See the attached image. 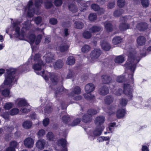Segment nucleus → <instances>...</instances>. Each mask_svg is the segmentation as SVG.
<instances>
[{"label": "nucleus", "mask_w": 151, "mask_h": 151, "mask_svg": "<svg viewBox=\"0 0 151 151\" xmlns=\"http://www.w3.org/2000/svg\"><path fill=\"white\" fill-rule=\"evenodd\" d=\"M127 50L128 51V58L127 63L125 64V71L128 70L129 73L128 74V79L126 83H124L123 87V91L121 89H116L112 91L117 96H120L123 93L128 98L131 100L132 99V84L134 83L133 74L136 69V64L140 61L141 58L143 56V54L137 52L131 46Z\"/></svg>", "instance_id": "1"}, {"label": "nucleus", "mask_w": 151, "mask_h": 151, "mask_svg": "<svg viewBox=\"0 0 151 151\" xmlns=\"http://www.w3.org/2000/svg\"><path fill=\"white\" fill-rule=\"evenodd\" d=\"M37 64H34L32 68L37 74L41 76L45 80L47 81L48 80L49 76L50 78L51 82L49 84L50 88L54 90H55V97L56 99L57 103L60 102V98L62 96L65 95L68 93V91L64 88L63 86L57 87V85L59 80L61 79L60 81H63V78L57 76L56 74L54 73H50L44 70L40 72L42 67L44 66L45 63L41 60L40 55L38 53L36 54L32 60Z\"/></svg>", "instance_id": "2"}, {"label": "nucleus", "mask_w": 151, "mask_h": 151, "mask_svg": "<svg viewBox=\"0 0 151 151\" xmlns=\"http://www.w3.org/2000/svg\"><path fill=\"white\" fill-rule=\"evenodd\" d=\"M12 29L15 32V36L21 40H24L29 42L31 46L32 51L35 50V47L33 45L36 36L31 31L27 34V31L31 27L32 25L30 22L27 21L23 24L21 30L20 26L22 22L19 19H11Z\"/></svg>", "instance_id": "3"}, {"label": "nucleus", "mask_w": 151, "mask_h": 151, "mask_svg": "<svg viewBox=\"0 0 151 151\" xmlns=\"http://www.w3.org/2000/svg\"><path fill=\"white\" fill-rule=\"evenodd\" d=\"M68 2V8L69 10L72 12L76 13L78 12V8L77 6L73 3L76 1L78 4L79 10L81 12H84L88 8L86 5V2L83 0H67Z\"/></svg>", "instance_id": "4"}, {"label": "nucleus", "mask_w": 151, "mask_h": 151, "mask_svg": "<svg viewBox=\"0 0 151 151\" xmlns=\"http://www.w3.org/2000/svg\"><path fill=\"white\" fill-rule=\"evenodd\" d=\"M85 89L86 93L83 95L84 98L88 100L93 99L94 96L92 95L91 93L94 90L95 86L93 84L91 83H89L86 85Z\"/></svg>", "instance_id": "5"}, {"label": "nucleus", "mask_w": 151, "mask_h": 151, "mask_svg": "<svg viewBox=\"0 0 151 151\" xmlns=\"http://www.w3.org/2000/svg\"><path fill=\"white\" fill-rule=\"evenodd\" d=\"M24 9L25 12H27V15L29 17H32L35 13L37 14H38V12L35 11L33 0H30L28 2L27 5L24 7Z\"/></svg>", "instance_id": "6"}, {"label": "nucleus", "mask_w": 151, "mask_h": 151, "mask_svg": "<svg viewBox=\"0 0 151 151\" xmlns=\"http://www.w3.org/2000/svg\"><path fill=\"white\" fill-rule=\"evenodd\" d=\"M99 111V110L97 111L92 109H89L87 112V114L83 116L82 122L84 123L90 122L92 119V115L96 114Z\"/></svg>", "instance_id": "7"}, {"label": "nucleus", "mask_w": 151, "mask_h": 151, "mask_svg": "<svg viewBox=\"0 0 151 151\" xmlns=\"http://www.w3.org/2000/svg\"><path fill=\"white\" fill-rule=\"evenodd\" d=\"M40 101L42 102L41 105L42 107L44 106L43 103H45L44 105L45 106L44 107V113L45 115L47 116L48 114L50 113L52 110V108L51 107L52 104L47 101V100L45 101V100L40 99Z\"/></svg>", "instance_id": "8"}, {"label": "nucleus", "mask_w": 151, "mask_h": 151, "mask_svg": "<svg viewBox=\"0 0 151 151\" xmlns=\"http://www.w3.org/2000/svg\"><path fill=\"white\" fill-rule=\"evenodd\" d=\"M43 1H45V6L47 9H49L53 6L52 0H35V6L38 8L42 4Z\"/></svg>", "instance_id": "9"}, {"label": "nucleus", "mask_w": 151, "mask_h": 151, "mask_svg": "<svg viewBox=\"0 0 151 151\" xmlns=\"http://www.w3.org/2000/svg\"><path fill=\"white\" fill-rule=\"evenodd\" d=\"M130 18V16H126L121 17L120 21L121 23L119 26L120 30L124 31L129 28V25L128 24L126 23L125 22Z\"/></svg>", "instance_id": "10"}, {"label": "nucleus", "mask_w": 151, "mask_h": 151, "mask_svg": "<svg viewBox=\"0 0 151 151\" xmlns=\"http://www.w3.org/2000/svg\"><path fill=\"white\" fill-rule=\"evenodd\" d=\"M96 126L93 132V134L95 137L99 136L100 135L104 127L103 124V123H95Z\"/></svg>", "instance_id": "11"}, {"label": "nucleus", "mask_w": 151, "mask_h": 151, "mask_svg": "<svg viewBox=\"0 0 151 151\" xmlns=\"http://www.w3.org/2000/svg\"><path fill=\"white\" fill-rule=\"evenodd\" d=\"M60 45L59 46L58 48L57 47H54L53 48L54 49L57 50L58 49H59L60 52H64L67 51L69 47V46L68 45L62 42L59 43L58 45ZM48 48L50 49H53V45H49Z\"/></svg>", "instance_id": "12"}, {"label": "nucleus", "mask_w": 151, "mask_h": 151, "mask_svg": "<svg viewBox=\"0 0 151 151\" xmlns=\"http://www.w3.org/2000/svg\"><path fill=\"white\" fill-rule=\"evenodd\" d=\"M14 101L15 104L18 107L25 106L28 104L27 100L24 98H18Z\"/></svg>", "instance_id": "13"}, {"label": "nucleus", "mask_w": 151, "mask_h": 151, "mask_svg": "<svg viewBox=\"0 0 151 151\" xmlns=\"http://www.w3.org/2000/svg\"><path fill=\"white\" fill-rule=\"evenodd\" d=\"M57 144L58 145H60L63 148L62 151H68L67 147L68 142L66 139L61 138L58 140L57 142Z\"/></svg>", "instance_id": "14"}, {"label": "nucleus", "mask_w": 151, "mask_h": 151, "mask_svg": "<svg viewBox=\"0 0 151 151\" xmlns=\"http://www.w3.org/2000/svg\"><path fill=\"white\" fill-rule=\"evenodd\" d=\"M24 146L27 147L31 148L33 146L34 141L31 138L29 137L26 138L24 141Z\"/></svg>", "instance_id": "15"}, {"label": "nucleus", "mask_w": 151, "mask_h": 151, "mask_svg": "<svg viewBox=\"0 0 151 151\" xmlns=\"http://www.w3.org/2000/svg\"><path fill=\"white\" fill-rule=\"evenodd\" d=\"M101 51L100 49H95L93 50L91 54V59L93 60L97 59L100 56Z\"/></svg>", "instance_id": "16"}, {"label": "nucleus", "mask_w": 151, "mask_h": 151, "mask_svg": "<svg viewBox=\"0 0 151 151\" xmlns=\"http://www.w3.org/2000/svg\"><path fill=\"white\" fill-rule=\"evenodd\" d=\"M81 92L80 88L79 86H76L72 89V92L68 94V96L71 97H73L75 95L79 94Z\"/></svg>", "instance_id": "17"}, {"label": "nucleus", "mask_w": 151, "mask_h": 151, "mask_svg": "<svg viewBox=\"0 0 151 151\" xmlns=\"http://www.w3.org/2000/svg\"><path fill=\"white\" fill-rule=\"evenodd\" d=\"M45 141L44 139H39L36 143V147L39 149L42 150L44 149Z\"/></svg>", "instance_id": "18"}, {"label": "nucleus", "mask_w": 151, "mask_h": 151, "mask_svg": "<svg viewBox=\"0 0 151 151\" xmlns=\"http://www.w3.org/2000/svg\"><path fill=\"white\" fill-rule=\"evenodd\" d=\"M136 41L138 45L143 46L145 45L146 40L144 36H139L137 38Z\"/></svg>", "instance_id": "19"}, {"label": "nucleus", "mask_w": 151, "mask_h": 151, "mask_svg": "<svg viewBox=\"0 0 151 151\" xmlns=\"http://www.w3.org/2000/svg\"><path fill=\"white\" fill-rule=\"evenodd\" d=\"M116 123H109L108 127L107 128V132H105L104 134H106L107 133H111L114 131L115 127H117L118 126L116 125Z\"/></svg>", "instance_id": "20"}, {"label": "nucleus", "mask_w": 151, "mask_h": 151, "mask_svg": "<svg viewBox=\"0 0 151 151\" xmlns=\"http://www.w3.org/2000/svg\"><path fill=\"white\" fill-rule=\"evenodd\" d=\"M147 27V24L146 23L142 22L137 24L136 28L140 31H143L146 29Z\"/></svg>", "instance_id": "21"}, {"label": "nucleus", "mask_w": 151, "mask_h": 151, "mask_svg": "<svg viewBox=\"0 0 151 151\" xmlns=\"http://www.w3.org/2000/svg\"><path fill=\"white\" fill-rule=\"evenodd\" d=\"M109 93V90L107 87L105 86L101 87L99 89V93L101 95H105Z\"/></svg>", "instance_id": "22"}, {"label": "nucleus", "mask_w": 151, "mask_h": 151, "mask_svg": "<svg viewBox=\"0 0 151 151\" xmlns=\"http://www.w3.org/2000/svg\"><path fill=\"white\" fill-rule=\"evenodd\" d=\"M54 55L50 52L47 53L44 56V58L45 59L46 62L49 63L52 61L54 59Z\"/></svg>", "instance_id": "23"}, {"label": "nucleus", "mask_w": 151, "mask_h": 151, "mask_svg": "<svg viewBox=\"0 0 151 151\" xmlns=\"http://www.w3.org/2000/svg\"><path fill=\"white\" fill-rule=\"evenodd\" d=\"M126 114V111L124 109H120L118 110L116 115L118 118H121L124 116Z\"/></svg>", "instance_id": "24"}, {"label": "nucleus", "mask_w": 151, "mask_h": 151, "mask_svg": "<svg viewBox=\"0 0 151 151\" xmlns=\"http://www.w3.org/2000/svg\"><path fill=\"white\" fill-rule=\"evenodd\" d=\"M63 65V63L62 60H58L55 63L53 66L55 69H58L62 68Z\"/></svg>", "instance_id": "25"}, {"label": "nucleus", "mask_w": 151, "mask_h": 151, "mask_svg": "<svg viewBox=\"0 0 151 151\" xmlns=\"http://www.w3.org/2000/svg\"><path fill=\"white\" fill-rule=\"evenodd\" d=\"M101 45L102 49L104 50L108 51L111 48L110 45L105 41L101 42Z\"/></svg>", "instance_id": "26"}, {"label": "nucleus", "mask_w": 151, "mask_h": 151, "mask_svg": "<svg viewBox=\"0 0 151 151\" xmlns=\"http://www.w3.org/2000/svg\"><path fill=\"white\" fill-rule=\"evenodd\" d=\"M104 27L106 31L108 32H111L113 30V26L109 22L107 21L105 22Z\"/></svg>", "instance_id": "27"}, {"label": "nucleus", "mask_w": 151, "mask_h": 151, "mask_svg": "<svg viewBox=\"0 0 151 151\" xmlns=\"http://www.w3.org/2000/svg\"><path fill=\"white\" fill-rule=\"evenodd\" d=\"M83 124H81V123H70L71 124H69L68 126L70 125L72 127H74L77 125H81V126L86 131L88 128H90L89 125L90 123H83Z\"/></svg>", "instance_id": "28"}, {"label": "nucleus", "mask_w": 151, "mask_h": 151, "mask_svg": "<svg viewBox=\"0 0 151 151\" xmlns=\"http://www.w3.org/2000/svg\"><path fill=\"white\" fill-rule=\"evenodd\" d=\"M113 97L110 95L106 96L104 99V102L106 104H110L112 103L114 101Z\"/></svg>", "instance_id": "29"}, {"label": "nucleus", "mask_w": 151, "mask_h": 151, "mask_svg": "<svg viewBox=\"0 0 151 151\" xmlns=\"http://www.w3.org/2000/svg\"><path fill=\"white\" fill-rule=\"evenodd\" d=\"M75 60L73 57L72 56H69L66 61L67 64L69 65H72L75 63Z\"/></svg>", "instance_id": "30"}, {"label": "nucleus", "mask_w": 151, "mask_h": 151, "mask_svg": "<svg viewBox=\"0 0 151 151\" xmlns=\"http://www.w3.org/2000/svg\"><path fill=\"white\" fill-rule=\"evenodd\" d=\"M102 82L104 83L107 84L110 82L111 78L108 76L103 75L102 76Z\"/></svg>", "instance_id": "31"}, {"label": "nucleus", "mask_w": 151, "mask_h": 151, "mask_svg": "<svg viewBox=\"0 0 151 151\" xmlns=\"http://www.w3.org/2000/svg\"><path fill=\"white\" fill-rule=\"evenodd\" d=\"M122 39L119 37H114L112 40V42L114 45H117L122 42Z\"/></svg>", "instance_id": "32"}, {"label": "nucleus", "mask_w": 151, "mask_h": 151, "mask_svg": "<svg viewBox=\"0 0 151 151\" xmlns=\"http://www.w3.org/2000/svg\"><path fill=\"white\" fill-rule=\"evenodd\" d=\"M124 12V11L123 9H119L115 11L113 15L115 17H118L119 16Z\"/></svg>", "instance_id": "33"}, {"label": "nucleus", "mask_w": 151, "mask_h": 151, "mask_svg": "<svg viewBox=\"0 0 151 151\" xmlns=\"http://www.w3.org/2000/svg\"><path fill=\"white\" fill-rule=\"evenodd\" d=\"M75 27L77 29H81L83 28V24L80 21H76L74 24Z\"/></svg>", "instance_id": "34"}, {"label": "nucleus", "mask_w": 151, "mask_h": 151, "mask_svg": "<svg viewBox=\"0 0 151 151\" xmlns=\"http://www.w3.org/2000/svg\"><path fill=\"white\" fill-rule=\"evenodd\" d=\"M124 60V58L122 55H120L116 57L115 59V62L118 63H122Z\"/></svg>", "instance_id": "35"}, {"label": "nucleus", "mask_w": 151, "mask_h": 151, "mask_svg": "<svg viewBox=\"0 0 151 151\" xmlns=\"http://www.w3.org/2000/svg\"><path fill=\"white\" fill-rule=\"evenodd\" d=\"M101 28L100 27L93 26L90 28L89 30L92 32L94 33L99 31L101 30Z\"/></svg>", "instance_id": "36"}, {"label": "nucleus", "mask_w": 151, "mask_h": 151, "mask_svg": "<svg viewBox=\"0 0 151 151\" xmlns=\"http://www.w3.org/2000/svg\"><path fill=\"white\" fill-rule=\"evenodd\" d=\"M4 131L6 132L10 133L14 129V126L12 125H6L4 127Z\"/></svg>", "instance_id": "37"}, {"label": "nucleus", "mask_w": 151, "mask_h": 151, "mask_svg": "<svg viewBox=\"0 0 151 151\" xmlns=\"http://www.w3.org/2000/svg\"><path fill=\"white\" fill-rule=\"evenodd\" d=\"M25 108H22L20 110V111L22 113H26L30 111L31 109V106L28 104V105L25 106Z\"/></svg>", "instance_id": "38"}, {"label": "nucleus", "mask_w": 151, "mask_h": 151, "mask_svg": "<svg viewBox=\"0 0 151 151\" xmlns=\"http://www.w3.org/2000/svg\"><path fill=\"white\" fill-rule=\"evenodd\" d=\"M19 109L17 108L12 109L9 112L10 114L12 116L17 115L19 112Z\"/></svg>", "instance_id": "39"}, {"label": "nucleus", "mask_w": 151, "mask_h": 151, "mask_svg": "<svg viewBox=\"0 0 151 151\" xmlns=\"http://www.w3.org/2000/svg\"><path fill=\"white\" fill-rule=\"evenodd\" d=\"M47 139L49 141H53L54 139V135L51 132H48L46 135Z\"/></svg>", "instance_id": "40"}, {"label": "nucleus", "mask_w": 151, "mask_h": 151, "mask_svg": "<svg viewBox=\"0 0 151 151\" xmlns=\"http://www.w3.org/2000/svg\"><path fill=\"white\" fill-rule=\"evenodd\" d=\"M13 105V104L12 102H7L4 105V108L6 110H9L12 108Z\"/></svg>", "instance_id": "41"}, {"label": "nucleus", "mask_w": 151, "mask_h": 151, "mask_svg": "<svg viewBox=\"0 0 151 151\" xmlns=\"http://www.w3.org/2000/svg\"><path fill=\"white\" fill-rule=\"evenodd\" d=\"M105 118L103 116H99L97 117L95 120V123H104Z\"/></svg>", "instance_id": "42"}, {"label": "nucleus", "mask_w": 151, "mask_h": 151, "mask_svg": "<svg viewBox=\"0 0 151 151\" xmlns=\"http://www.w3.org/2000/svg\"><path fill=\"white\" fill-rule=\"evenodd\" d=\"M83 37L86 39L90 38L91 36V33L87 31H85L83 34Z\"/></svg>", "instance_id": "43"}, {"label": "nucleus", "mask_w": 151, "mask_h": 151, "mask_svg": "<svg viewBox=\"0 0 151 151\" xmlns=\"http://www.w3.org/2000/svg\"><path fill=\"white\" fill-rule=\"evenodd\" d=\"M90 49L89 46L88 45H84L81 48L82 51L84 53H86L88 52Z\"/></svg>", "instance_id": "44"}, {"label": "nucleus", "mask_w": 151, "mask_h": 151, "mask_svg": "<svg viewBox=\"0 0 151 151\" xmlns=\"http://www.w3.org/2000/svg\"><path fill=\"white\" fill-rule=\"evenodd\" d=\"M88 18L89 20L93 21L96 19L97 16L96 14L91 13L89 15Z\"/></svg>", "instance_id": "45"}, {"label": "nucleus", "mask_w": 151, "mask_h": 151, "mask_svg": "<svg viewBox=\"0 0 151 151\" xmlns=\"http://www.w3.org/2000/svg\"><path fill=\"white\" fill-rule=\"evenodd\" d=\"M117 3L118 6L122 8L125 5L126 2L124 0H118Z\"/></svg>", "instance_id": "46"}, {"label": "nucleus", "mask_w": 151, "mask_h": 151, "mask_svg": "<svg viewBox=\"0 0 151 151\" xmlns=\"http://www.w3.org/2000/svg\"><path fill=\"white\" fill-rule=\"evenodd\" d=\"M38 137L39 138L43 137L45 134V131L43 129L40 130L37 133Z\"/></svg>", "instance_id": "47"}, {"label": "nucleus", "mask_w": 151, "mask_h": 151, "mask_svg": "<svg viewBox=\"0 0 151 151\" xmlns=\"http://www.w3.org/2000/svg\"><path fill=\"white\" fill-rule=\"evenodd\" d=\"M127 103V100L125 99H122L120 101V105L122 107L125 106Z\"/></svg>", "instance_id": "48"}, {"label": "nucleus", "mask_w": 151, "mask_h": 151, "mask_svg": "<svg viewBox=\"0 0 151 151\" xmlns=\"http://www.w3.org/2000/svg\"><path fill=\"white\" fill-rule=\"evenodd\" d=\"M104 110L105 111L108 113L110 115L114 114L115 112V109L113 108L108 109L107 110L106 109H104Z\"/></svg>", "instance_id": "49"}, {"label": "nucleus", "mask_w": 151, "mask_h": 151, "mask_svg": "<svg viewBox=\"0 0 151 151\" xmlns=\"http://www.w3.org/2000/svg\"><path fill=\"white\" fill-rule=\"evenodd\" d=\"M63 3L62 0H54V4L56 6H61Z\"/></svg>", "instance_id": "50"}, {"label": "nucleus", "mask_w": 151, "mask_h": 151, "mask_svg": "<svg viewBox=\"0 0 151 151\" xmlns=\"http://www.w3.org/2000/svg\"><path fill=\"white\" fill-rule=\"evenodd\" d=\"M62 121L64 123H67L70 120V118L68 115H64L62 118Z\"/></svg>", "instance_id": "51"}, {"label": "nucleus", "mask_w": 151, "mask_h": 151, "mask_svg": "<svg viewBox=\"0 0 151 151\" xmlns=\"http://www.w3.org/2000/svg\"><path fill=\"white\" fill-rule=\"evenodd\" d=\"M115 1L109 2L107 5L108 9H111L114 8L115 6Z\"/></svg>", "instance_id": "52"}, {"label": "nucleus", "mask_w": 151, "mask_h": 151, "mask_svg": "<svg viewBox=\"0 0 151 151\" xmlns=\"http://www.w3.org/2000/svg\"><path fill=\"white\" fill-rule=\"evenodd\" d=\"M141 3L143 7H147L149 5V2L148 0H142Z\"/></svg>", "instance_id": "53"}, {"label": "nucleus", "mask_w": 151, "mask_h": 151, "mask_svg": "<svg viewBox=\"0 0 151 151\" xmlns=\"http://www.w3.org/2000/svg\"><path fill=\"white\" fill-rule=\"evenodd\" d=\"M125 77L124 76H118L116 79L117 82L121 83L123 82L124 80Z\"/></svg>", "instance_id": "54"}, {"label": "nucleus", "mask_w": 151, "mask_h": 151, "mask_svg": "<svg viewBox=\"0 0 151 151\" xmlns=\"http://www.w3.org/2000/svg\"><path fill=\"white\" fill-rule=\"evenodd\" d=\"M42 38V35H37L35 40V44L36 45H38L40 43Z\"/></svg>", "instance_id": "55"}, {"label": "nucleus", "mask_w": 151, "mask_h": 151, "mask_svg": "<svg viewBox=\"0 0 151 151\" xmlns=\"http://www.w3.org/2000/svg\"><path fill=\"white\" fill-rule=\"evenodd\" d=\"M91 6V8L95 11H98L99 8V6L95 4H92Z\"/></svg>", "instance_id": "56"}, {"label": "nucleus", "mask_w": 151, "mask_h": 151, "mask_svg": "<svg viewBox=\"0 0 151 151\" xmlns=\"http://www.w3.org/2000/svg\"><path fill=\"white\" fill-rule=\"evenodd\" d=\"M74 75V73L71 70H69L68 72L66 78L69 79L73 77Z\"/></svg>", "instance_id": "57"}, {"label": "nucleus", "mask_w": 151, "mask_h": 151, "mask_svg": "<svg viewBox=\"0 0 151 151\" xmlns=\"http://www.w3.org/2000/svg\"><path fill=\"white\" fill-rule=\"evenodd\" d=\"M32 123H23L22 126L24 128L29 129L32 126Z\"/></svg>", "instance_id": "58"}, {"label": "nucleus", "mask_w": 151, "mask_h": 151, "mask_svg": "<svg viewBox=\"0 0 151 151\" xmlns=\"http://www.w3.org/2000/svg\"><path fill=\"white\" fill-rule=\"evenodd\" d=\"M42 20L41 17L38 16L36 17L35 19V22L37 24H40Z\"/></svg>", "instance_id": "59"}, {"label": "nucleus", "mask_w": 151, "mask_h": 151, "mask_svg": "<svg viewBox=\"0 0 151 151\" xmlns=\"http://www.w3.org/2000/svg\"><path fill=\"white\" fill-rule=\"evenodd\" d=\"M1 116L5 120H8L9 117V114L8 112H5L1 114Z\"/></svg>", "instance_id": "60"}, {"label": "nucleus", "mask_w": 151, "mask_h": 151, "mask_svg": "<svg viewBox=\"0 0 151 151\" xmlns=\"http://www.w3.org/2000/svg\"><path fill=\"white\" fill-rule=\"evenodd\" d=\"M17 145V143L15 141H11L10 143V146L12 147L13 148H15Z\"/></svg>", "instance_id": "61"}, {"label": "nucleus", "mask_w": 151, "mask_h": 151, "mask_svg": "<svg viewBox=\"0 0 151 151\" xmlns=\"http://www.w3.org/2000/svg\"><path fill=\"white\" fill-rule=\"evenodd\" d=\"M149 145H143L141 148L142 151H149Z\"/></svg>", "instance_id": "62"}, {"label": "nucleus", "mask_w": 151, "mask_h": 151, "mask_svg": "<svg viewBox=\"0 0 151 151\" xmlns=\"http://www.w3.org/2000/svg\"><path fill=\"white\" fill-rule=\"evenodd\" d=\"M49 22L52 24L54 25L57 24V20L55 18H51L50 19Z\"/></svg>", "instance_id": "63"}, {"label": "nucleus", "mask_w": 151, "mask_h": 151, "mask_svg": "<svg viewBox=\"0 0 151 151\" xmlns=\"http://www.w3.org/2000/svg\"><path fill=\"white\" fill-rule=\"evenodd\" d=\"M11 137L10 133L6 134L5 135V139L6 141H9L11 139Z\"/></svg>", "instance_id": "64"}]
</instances>
